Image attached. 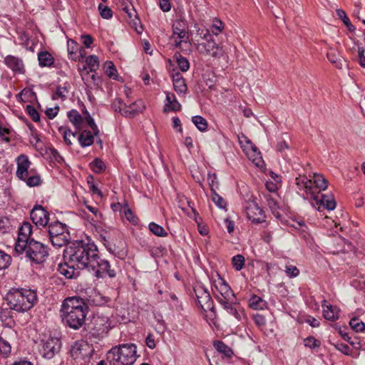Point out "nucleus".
I'll use <instances>...</instances> for the list:
<instances>
[{
	"mask_svg": "<svg viewBox=\"0 0 365 365\" xmlns=\"http://www.w3.org/2000/svg\"><path fill=\"white\" fill-rule=\"evenodd\" d=\"M6 299L10 309L24 312L31 309L37 302L36 292L32 289H11L6 294Z\"/></svg>",
	"mask_w": 365,
	"mask_h": 365,
	"instance_id": "obj_3",
	"label": "nucleus"
},
{
	"mask_svg": "<svg viewBox=\"0 0 365 365\" xmlns=\"http://www.w3.org/2000/svg\"><path fill=\"white\" fill-rule=\"evenodd\" d=\"M76 133H73L70 129H66L63 131V140L65 143L70 145L72 144L71 143V138H76Z\"/></svg>",
	"mask_w": 365,
	"mask_h": 365,
	"instance_id": "obj_55",
	"label": "nucleus"
},
{
	"mask_svg": "<svg viewBox=\"0 0 365 365\" xmlns=\"http://www.w3.org/2000/svg\"><path fill=\"white\" fill-rule=\"evenodd\" d=\"M63 257L70 263L76 264L78 269H91L98 278L106 274L110 277L115 276V272L110 269L108 261L100 257L97 247L93 243L83 241L72 242L65 250Z\"/></svg>",
	"mask_w": 365,
	"mask_h": 365,
	"instance_id": "obj_1",
	"label": "nucleus"
},
{
	"mask_svg": "<svg viewBox=\"0 0 365 365\" xmlns=\"http://www.w3.org/2000/svg\"><path fill=\"white\" fill-rule=\"evenodd\" d=\"M98 10L102 18L109 19L113 16L112 10L107 6H104L102 4L98 5Z\"/></svg>",
	"mask_w": 365,
	"mask_h": 365,
	"instance_id": "obj_46",
	"label": "nucleus"
},
{
	"mask_svg": "<svg viewBox=\"0 0 365 365\" xmlns=\"http://www.w3.org/2000/svg\"><path fill=\"white\" fill-rule=\"evenodd\" d=\"M31 219L36 226L45 227L49 220V213L41 205H35L31 211Z\"/></svg>",
	"mask_w": 365,
	"mask_h": 365,
	"instance_id": "obj_16",
	"label": "nucleus"
},
{
	"mask_svg": "<svg viewBox=\"0 0 365 365\" xmlns=\"http://www.w3.org/2000/svg\"><path fill=\"white\" fill-rule=\"evenodd\" d=\"M327 56L330 63L334 64L339 69H341L346 64L344 59L335 50L330 49Z\"/></svg>",
	"mask_w": 365,
	"mask_h": 365,
	"instance_id": "obj_22",
	"label": "nucleus"
},
{
	"mask_svg": "<svg viewBox=\"0 0 365 365\" xmlns=\"http://www.w3.org/2000/svg\"><path fill=\"white\" fill-rule=\"evenodd\" d=\"M148 227L150 232L158 237L168 236V232L165 230V229L162 226L155 222H150L148 225Z\"/></svg>",
	"mask_w": 365,
	"mask_h": 365,
	"instance_id": "obj_38",
	"label": "nucleus"
},
{
	"mask_svg": "<svg viewBox=\"0 0 365 365\" xmlns=\"http://www.w3.org/2000/svg\"><path fill=\"white\" fill-rule=\"evenodd\" d=\"M58 110V106H56L55 108H50L46 110V114L48 118L53 119L57 115Z\"/></svg>",
	"mask_w": 365,
	"mask_h": 365,
	"instance_id": "obj_63",
	"label": "nucleus"
},
{
	"mask_svg": "<svg viewBox=\"0 0 365 365\" xmlns=\"http://www.w3.org/2000/svg\"><path fill=\"white\" fill-rule=\"evenodd\" d=\"M145 108L143 103L141 100L135 101L129 105H125L124 110L122 111V115L126 118H131L139 113H141Z\"/></svg>",
	"mask_w": 365,
	"mask_h": 365,
	"instance_id": "obj_18",
	"label": "nucleus"
},
{
	"mask_svg": "<svg viewBox=\"0 0 365 365\" xmlns=\"http://www.w3.org/2000/svg\"><path fill=\"white\" fill-rule=\"evenodd\" d=\"M249 305L253 309H262L265 306V302L261 297L253 295L249 299Z\"/></svg>",
	"mask_w": 365,
	"mask_h": 365,
	"instance_id": "obj_33",
	"label": "nucleus"
},
{
	"mask_svg": "<svg viewBox=\"0 0 365 365\" xmlns=\"http://www.w3.org/2000/svg\"><path fill=\"white\" fill-rule=\"evenodd\" d=\"M86 207L93 215V217H91V220L98 221L101 218V214L99 212L97 207L89 205H86Z\"/></svg>",
	"mask_w": 365,
	"mask_h": 365,
	"instance_id": "obj_53",
	"label": "nucleus"
},
{
	"mask_svg": "<svg viewBox=\"0 0 365 365\" xmlns=\"http://www.w3.org/2000/svg\"><path fill=\"white\" fill-rule=\"evenodd\" d=\"M26 110L27 113L34 122H38L40 120V115L34 106L31 105H28L26 106Z\"/></svg>",
	"mask_w": 365,
	"mask_h": 365,
	"instance_id": "obj_51",
	"label": "nucleus"
},
{
	"mask_svg": "<svg viewBox=\"0 0 365 365\" xmlns=\"http://www.w3.org/2000/svg\"><path fill=\"white\" fill-rule=\"evenodd\" d=\"M246 143L247 145L245 146V148L247 149L250 148V150H248L247 153H251L252 155H259L261 154L258 148L254 145L250 140H246Z\"/></svg>",
	"mask_w": 365,
	"mask_h": 365,
	"instance_id": "obj_56",
	"label": "nucleus"
},
{
	"mask_svg": "<svg viewBox=\"0 0 365 365\" xmlns=\"http://www.w3.org/2000/svg\"><path fill=\"white\" fill-rule=\"evenodd\" d=\"M312 180V185L314 184L316 187L314 190L315 192L317 188L322 190H324L327 188L328 182L323 175L320 174H314Z\"/></svg>",
	"mask_w": 365,
	"mask_h": 365,
	"instance_id": "obj_29",
	"label": "nucleus"
},
{
	"mask_svg": "<svg viewBox=\"0 0 365 365\" xmlns=\"http://www.w3.org/2000/svg\"><path fill=\"white\" fill-rule=\"evenodd\" d=\"M197 48L200 53L216 58H221L224 54L222 48L217 44L213 38H210L205 43H198Z\"/></svg>",
	"mask_w": 365,
	"mask_h": 365,
	"instance_id": "obj_14",
	"label": "nucleus"
},
{
	"mask_svg": "<svg viewBox=\"0 0 365 365\" xmlns=\"http://www.w3.org/2000/svg\"><path fill=\"white\" fill-rule=\"evenodd\" d=\"M11 262V257L4 251L0 250V270L9 267Z\"/></svg>",
	"mask_w": 365,
	"mask_h": 365,
	"instance_id": "obj_40",
	"label": "nucleus"
},
{
	"mask_svg": "<svg viewBox=\"0 0 365 365\" xmlns=\"http://www.w3.org/2000/svg\"><path fill=\"white\" fill-rule=\"evenodd\" d=\"M108 298L103 297L99 294H96L93 297H91L90 301L95 306H101L105 304L108 302Z\"/></svg>",
	"mask_w": 365,
	"mask_h": 365,
	"instance_id": "obj_47",
	"label": "nucleus"
},
{
	"mask_svg": "<svg viewBox=\"0 0 365 365\" xmlns=\"http://www.w3.org/2000/svg\"><path fill=\"white\" fill-rule=\"evenodd\" d=\"M349 325L356 332L363 331L365 329V324L356 317L351 319Z\"/></svg>",
	"mask_w": 365,
	"mask_h": 365,
	"instance_id": "obj_44",
	"label": "nucleus"
},
{
	"mask_svg": "<svg viewBox=\"0 0 365 365\" xmlns=\"http://www.w3.org/2000/svg\"><path fill=\"white\" fill-rule=\"evenodd\" d=\"M218 279L213 283V292L219 303L236 300L235 294L230 286L218 274Z\"/></svg>",
	"mask_w": 365,
	"mask_h": 365,
	"instance_id": "obj_8",
	"label": "nucleus"
},
{
	"mask_svg": "<svg viewBox=\"0 0 365 365\" xmlns=\"http://www.w3.org/2000/svg\"><path fill=\"white\" fill-rule=\"evenodd\" d=\"M106 73L110 78H117V70L113 62L108 61L106 63Z\"/></svg>",
	"mask_w": 365,
	"mask_h": 365,
	"instance_id": "obj_48",
	"label": "nucleus"
},
{
	"mask_svg": "<svg viewBox=\"0 0 365 365\" xmlns=\"http://www.w3.org/2000/svg\"><path fill=\"white\" fill-rule=\"evenodd\" d=\"M86 120L88 125L93 130L94 135H97L99 133V130H98L97 125H96L93 118L91 116L88 115V116L86 117Z\"/></svg>",
	"mask_w": 365,
	"mask_h": 365,
	"instance_id": "obj_59",
	"label": "nucleus"
},
{
	"mask_svg": "<svg viewBox=\"0 0 365 365\" xmlns=\"http://www.w3.org/2000/svg\"><path fill=\"white\" fill-rule=\"evenodd\" d=\"M11 346L9 341L0 336V354L3 357H8L11 354Z\"/></svg>",
	"mask_w": 365,
	"mask_h": 365,
	"instance_id": "obj_34",
	"label": "nucleus"
},
{
	"mask_svg": "<svg viewBox=\"0 0 365 365\" xmlns=\"http://www.w3.org/2000/svg\"><path fill=\"white\" fill-rule=\"evenodd\" d=\"M107 359L113 365H133L136 360V346L123 344L113 347L107 354Z\"/></svg>",
	"mask_w": 365,
	"mask_h": 365,
	"instance_id": "obj_4",
	"label": "nucleus"
},
{
	"mask_svg": "<svg viewBox=\"0 0 365 365\" xmlns=\"http://www.w3.org/2000/svg\"><path fill=\"white\" fill-rule=\"evenodd\" d=\"M24 252L27 258L37 264L44 262L48 255L47 247L34 240L27 243Z\"/></svg>",
	"mask_w": 365,
	"mask_h": 365,
	"instance_id": "obj_7",
	"label": "nucleus"
},
{
	"mask_svg": "<svg viewBox=\"0 0 365 365\" xmlns=\"http://www.w3.org/2000/svg\"><path fill=\"white\" fill-rule=\"evenodd\" d=\"M174 60L176 61L178 66L182 72H186L190 68V62L180 52H176L173 56Z\"/></svg>",
	"mask_w": 365,
	"mask_h": 365,
	"instance_id": "obj_26",
	"label": "nucleus"
},
{
	"mask_svg": "<svg viewBox=\"0 0 365 365\" xmlns=\"http://www.w3.org/2000/svg\"><path fill=\"white\" fill-rule=\"evenodd\" d=\"M78 141L82 147L90 146L93 143V135L91 131L83 130L78 136Z\"/></svg>",
	"mask_w": 365,
	"mask_h": 365,
	"instance_id": "obj_28",
	"label": "nucleus"
},
{
	"mask_svg": "<svg viewBox=\"0 0 365 365\" xmlns=\"http://www.w3.org/2000/svg\"><path fill=\"white\" fill-rule=\"evenodd\" d=\"M4 62L14 71L24 73V66L21 59L14 56H7L4 59Z\"/></svg>",
	"mask_w": 365,
	"mask_h": 365,
	"instance_id": "obj_20",
	"label": "nucleus"
},
{
	"mask_svg": "<svg viewBox=\"0 0 365 365\" xmlns=\"http://www.w3.org/2000/svg\"><path fill=\"white\" fill-rule=\"evenodd\" d=\"M166 101L167 104L166 106H169L170 110L177 111L179 110L181 108V105L177 101L175 94L172 93H167L166 94Z\"/></svg>",
	"mask_w": 365,
	"mask_h": 365,
	"instance_id": "obj_31",
	"label": "nucleus"
},
{
	"mask_svg": "<svg viewBox=\"0 0 365 365\" xmlns=\"http://www.w3.org/2000/svg\"><path fill=\"white\" fill-rule=\"evenodd\" d=\"M285 272L289 277H295L299 274V270L297 267L293 265H287L285 267Z\"/></svg>",
	"mask_w": 365,
	"mask_h": 365,
	"instance_id": "obj_54",
	"label": "nucleus"
},
{
	"mask_svg": "<svg viewBox=\"0 0 365 365\" xmlns=\"http://www.w3.org/2000/svg\"><path fill=\"white\" fill-rule=\"evenodd\" d=\"M126 103H123V100L120 98H115L111 105L112 108L114 111L120 112L122 114V111L124 110Z\"/></svg>",
	"mask_w": 365,
	"mask_h": 365,
	"instance_id": "obj_50",
	"label": "nucleus"
},
{
	"mask_svg": "<svg viewBox=\"0 0 365 365\" xmlns=\"http://www.w3.org/2000/svg\"><path fill=\"white\" fill-rule=\"evenodd\" d=\"M192 121L195 124V125L198 128L199 130L203 132L207 130V122L203 117L200 115L193 116L192 118Z\"/></svg>",
	"mask_w": 365,
	"mask_h": 365,
	"instance_id": "obj_37",
	"label": "nucleus"
},
{
	"mask_svg": "<svg viewBox=\"0 0 365 365\" xmlns=\"http://www.w3.org/2000/svg\"><path fill=\"white\" fill-rule=\"evenodd\" d=\"M110 329V319L106 316L96 315L93 317L91 327L90 334L95 337H102L108 333Z\"/></svg>",
	"mask_w": 365,
	"mask_h": 365,
	"instance_id": "obj_10",
	"label": "nucleus"
},
{
	"mask_svg": "<svg viewBox=\"0 0 365 365\" xmlns=\"http://www.w3.org/2000/svg\"><path fill=\"white\" fill-rule=\"evenodd\" d=\"M0 319L1 322L8 327H12L14 324V321L10 315V312L8 310H2L0 312Z\"/></svg>",
	"mask_w": 365,
	"mask_h": 365,
	"instance_id": "obj_42",
	"label": "nucleus"
},
{
	"mask_svg": "<svg viewBox=\"0 0 365 365\" xmlns=\"http://www.w3.org/2000/svg\"><path fill=\"white\" fill-rule=\"evenodd\" d=\"M296 184L299 187L305 190L307 194H309L310 197L315 201L318 205L319 211L322 209L333 210L336 207V202L331 195H326L319 192H315L314 187L312 186V180H308L306 177L296 179Z\"/></svg>",
	"mask_w": 365,
	"mask_h": 365,
	"instance_id": "obj_5",
	"label": "nucleus"
},
{
	"mask_svg": "<svg viewBox=\"0 0 365 365\" xmlns=\"http://www.w3.org/2000/svg\"><path fill=\"white\" fill-rule=\"evenodd\" d=\"M326 300L323 301L322 307L324 317L330 321H335L339 318L338 312L331 305H325Z\"/></svg>",
	"mask_w": 365,
	"mask_h": 365,
	"instance_id": "obj_24",
	"label": "nucleus"
},
{
	"mask_svg": "<svg viewBox=\"0 0 365 365\" xmlns=\"http://www.w3.org/2000/svg\"><path fill=\"white\" fill-rule=\"evenodd\" d=\"M71 239V235L69 232L61 234L58 236L53 237L52 238H50V241L53 247H56L57 248L62 247L63 246L67 245V244L69 242Z\"/></svg>",
	"mask_w": 365,
	"mask_h": 365,
	"instance_id": "obj_23",
	"label": "nucleus"
},
{
	"mask_svg": "<svg viewBox=\"0 0 365 365\" xmlns=\"http://www.w3.org/2000/svg\"><path fill=\"white\" fill-rule=\"evenodd\" d=\"M92 170L96 173H101L106 169V165L103 160L96 158L90 164Z\"/></svg>",
	"mask_w": 365,
	"mask_h": 365,
	"instance_id": "obj_41",
	"label": "nucleus"
},
{
	"mask_svg": "<svg viewBox=\"0 0 365 365\" xmlns=\"http://www.w3.org/2000/svg\"><path fill=\"white\" fill-rule=\"evenodd\" d=\"M336 14L337 16H339V19H341L343 21V23L345 24V25H349L350 24V21L349 19V18L347 17L345 11L342 9H337L336 11Z\"/></svg>",
	"mask_w": 365,
	"mask_h": 365,
	"instance_id": "obj_61",
	"label": "nucleus"
},
{
	"mask_svg": "<svg viewBox=\"0 0 365 365\" xmlns=\"http://www.w3.org/2000/svg\"><path fill=\"white\" fill-rule=\"evenodd\" d=\"M48 232L49 239L53 237L58 236L61 234L68 232L66 225L56 221L48 225Z\"/></svg>",
	"mask_w": 365,
	"mask_h": 365,
	"instance_id": "obj_21",
	"label": "nucleus"
},
{
	"mask_svg": "<svg viewBox=\"0 0 365 365\" xmlns=\"http://www.w3.org/2000/svg\"><path fill=\"white\" fill-rule=\"evenodd\" d=\"M24 181H26V185L29 187L38 186L41 184V178L38 175H32L30 177L27 175V178Z\"/></svg>",
	"mask_w": 365,
	"mask_h": 365,
	"instance_id": "obj_52",
	"label": "nucleus"
},
{
	"mask_svg": "<svg viewBox=\"0 0 365 365\" xmlns=\"http://www.w3.org/2000/svg\"><path fill=\"white\" fill-rule=\"evenodd\" d=\"M245 212L247 218L253 223H261L265 221L263 210L255 202H247Z\"/></svg>",
	"mask_w": 365,
	"mask_h": 365,
	"instance_id": "obj_15",
	"label": "nucleus"
},
{
	"mask_svg": "<svg viewBox=\"0 0 365 365\" xmlns=\"http://www.w3.org/2000/svg\"><path fill=\"white\" fill-rule=\"evenodd\" d=\"M233 267L237 270H240L243 268L245 264V258L241 255H235L232 259Z\"/></svg>",
	"mask_w": 365,
	"mask_h": 365,
	"instance_id": "obj_45",
	"label": "nucleus"
},
{
	"mask_svg": "<svg viewBox=\"0 0 365 365\" xmlns=\"http://www.w3.org/2000/svg\"><path fill=\"white\" fill-rule=\"evenodd\" d=\"M215 348L226 356H230L232 354V349L221 341H217L214 344Z\"/></svg>",
	"mask_w": 365,
	"mask_h": 365,
	"instance_id": "obj_39",
	"label": "nucleus"
},
{
	"mask_svg": "<svg viewBox=\"0 0 365 365\" xmlns=\"http://www.w3.org/2000/svg\"><path fill=\"white\" fill-rule=\"evenodd\" d=\"M31 233L32 225L29 222H24L19 230V235L15 245V251L16 252L19 254L24 252L26 245L32 240L31 239Z\"/></svg>",
	"mask_w": 365,
	"mask_h": 365,
	"instance_id": "obj_13",
	"label": "nucleus"
},
{
	"mask_svg": "<svg viewBox=\"0 0 365 365\" xmlns=\"http://www.w3.org/2000/svg\"><path fill=\"white\" fill-rule=\"evenodd\" d=\"M75 266L76 265L73 263H70L68 261L64 264H60L58 270L60 274L65 276L67 279H72L76 277L79 274Z\"/></svg>",
	"mask_w": 365,
	"mask_h": 365,
	"instance_id": "obj_19",
	"label": "nucleus"
},
{
	"mask_svg": "<svg viewBox=\"0 0 365 365\" xmlns=\"http://www.w3.org/2000/svg\"><path fill=\"white\" fill-rule=\"evenodd\" d=\"M94 349L85 340H78L71 346L70 353L76 365H86L93 354Z\"/></svg>",
	"mask_w": 365,
	"mask_h": 365,
	"instance_id": "obj_6",
	"label": "nucleus"
},
{
	"mask_svg": "<svg viewBox=\"0 0 365 365\" xmlns=\"http://www.w3.org/2000/svg\"><path fill=\"white\" fill-rule=\"evenodd\" d=\"M68 118L73 125L78 130L81 128V125L83 121V117L76 110H71L68 112Z\"/></svg>",
	"mask_w": 365,
	"mask_h": 365,
	"instance_id": "obj_25",
	"label": "nucleus"
},
{
	"mask_svg": "<svg viewBox=\"0 0 365 365\" xmlns=\"http://www.w3.org/2000/svg\"><path fill=\"white\" fill-rule=\"evenodd\" d=\"M197 34L199 35L202 39L206 40V41L210 40V38H212L208 29H199L197 31Z\"/></svg>",
	"mask_w": 365,
	"mask_h": 365,
	"instance_id": "obj_60",
	"label": "nucleus"
},
{
	"mask_svg": "<svg viewBox=\"0 0 365 365\" xmlns=\"http://www.w3.org/2000/svg\"><path fill=\"white\" fill-rule=\"evenodd\" d=\"M38 60L40 66H51L54 61V59L51 53L47 51H41L38 54Z\"/></svg>",
	"mask_w": 365,
	"mask_h": 365,
	"instance_id": "obj_27",
	"label": "nucleus"
},
{
	"mask_svg": "<svg viewBox=\"0 0 365 365\" xmlns=\"http://www.w3.org/2000/svg\"><path fill=\"white\" fill-rule=\"evenodd\" d=\"M172 29L173 34L170 37V41L175 48H181L182 43L189 41L185 22L182 19L176 21L173 24Z\"/></svg>",
	"mask_w": 365,
	"mask_h": 365,
	"instance_id": "obj_9",
	"label": "nucleus"
},
{
	"mask_svg": "<svg viewBox=\"0 0 365 365\" xmlns=\"http://www.w3.org/2000/svg\"><path fill=\"white\" fill-rule=\"evenodd\" d=\"M265 198L267 200V205L271 209L272 212L276 217H279V214L278 210L279 208L278 202L276 197L270 194L266 195Z\"/></svg>",
	"mask_w": 365,
	"mask_h": 365,
	"instance_id": "obj_30",
	"label": "nucleus"
},
{
	"mask_svg": "<svg viewBox=\"0 0 365 365\" xmlns=\"http://www.w3.org/2000/svg\"><path fill=\"white\" fill-rule=\"evenodd\" d=\"M159 5L163 11H169L170 10V3L169 0H159Z\"/></svg>",
	"mask_w": 365,
	"mask_h": 365,
	"instance_id": "obj_64",
	"label": "nucleus"
},
{
	"mask_svg": "<svg viewBox=\"0 0 365 365\" xmlns=\"http://www.w3.org/2000/svg\"><path fill=\"white\" fill-rule=\"evenodd\" d=\"M88 306L80 297H68L63 300L61 308V316L64 324L72 329L78 330L86 322Z\"/></svg>",
	"mask_w": 365,
	"mask_h": 365,
	"instance_id": "obj_2",
	"label": "nucleus"
},
{
	"mask_svg": "<svg viewBox=\"0 0 365 365\" xmlns=\"http://www.w3.org/2000/svg\"><path fill=\"white\" fill-rule=\"evenodd\" d=\"M247 155L249 156L250 159H251L253 162V163L257 166V167H262V165L264 164V162L262 160V156H261V154L259 155H252L251 153H247Z\"/></svg>",
	"mask_w": 365,
	"mask_h": 365,
	"instance_id": "obj_57",
	"label": "nucleus"
},
{
	"mask_svg": "<svg viewBox=\"0 0 365 365\" xmlns=\"http://www.w3.org/2000/svg\"><path fill=\"white\" fill-rule=\"evenodd\" d=\"M61 348V342L60 339L51 337L41 341L40 352L45 359H51L60 352Z\"/></svg>",
	"mask_w": 365,
	"mask_h": 365,
	"instance_id": "obj_12",
	"label": "nucleus"
},
{
	"mask_svg": "<svg viewBox=\"0 0 365 365\" xmlns=\"http://www.w3.org/2000/svg\"><path fill=\"white\" fill-rule=\"evenodd\" d=\"M86 63L91 72L96 71L99 67L98 58L95 55L88 56L86 59Z\"/></svg>",
	"mask_w": 365,
	"mask_h": 365,
	"instance_id": "obj_36",
	"label": "nucleus"
},
{
	"mask_svg": "<svg viewBox=\"0 0 365 365\" xmlns=\"http://www.w3.org/2000/svg\"><path fill=\"white\" fill-rule=\"evenodd\" d=\"M358 56L359 63L362 67L365 68V49L362 47L358 48Z\"/></svg>",
	"mask_w": 365,
	"mask_h": 365,
	"instance_id": "obj_62",
	"label": "nucleus"
},
{
	"mask_svg": "<svg viewBox=\"0 0 365 365\" xmlns=\"http://www.w3.org/2000/svg\"><path fill=\"white\" fill-rule=\"evenodd\" d=\"M194 292L197 298V303L205 312L210 310L214 312L215 308L213 301L210 292L202 284H197L194 287Z\"/></svg>",
	"mask_w": 365,
	"mask_h": 365,
	"instance_id": "obj_11",
	"label": "nucleus"
},
{
	"mask_svg": "<svg viewBox=\"0 0 365 365\" xmlns=\"http://www.w3.org/2000/svg\"><path fill=\"white\" fill-rule=\"evenodd\" d=\"M235 300L225 301V302L220 303L223 308L231 315L234 316L237 319H240V314L237 309L233 306Z\"/></svg>",
	"mask_w": 365,
	"mask_h": 365,
	"instance_id": "obj_32",
	"label": "nucleus"
},
{
	"mask_svg": "<svg viewBox=\"0 0 365 365\" xmlns=\"http://www.w3.org/2000/svg\"><path fill=\"white\" fill-rule=\"evenodd\" d=\"M67 45L68 51L70 55L76 54L77 51L80 49L81 56H83V52H85V51L81 47H80L75 41L69 39L67 42Z\"/></svg>",
	"mask_w": 365,
	"mask_h": 365,
	"instance_id": "obj_43",
	"label": "nucleus"
},
{
	"mask_svg": "<svg viewBox=\"0 0 365 365\" xmlns=\"http://www.w3.org/2000/svg\"><path fill=\"white\" fill-rule=\"evenodd\" d=\"M213 182L214 181L212 180V184H210L211 190L212 191V200L220 208H225L227 203L225 200L220 195H219L213 189Z\"/></svg>",
	"mask_w": 365,
	"mask_h": 365,
	"instance_id": "obj_35",
	"label": "nucleus"
},
{
	"mask_svg": "<svg viewBox=\"0 0 365 365\" xmlns=\"http://www.w3.org/2000/svg\"><path fill=\"white\" fill-rule=\"evenodd\" d=\"M223 23L220 20H215V24L212 26V33L217 36L223 29Z\"/></svg>",
	"mask_w": 365,
	"mask_h": 365,
	"instance_id": "obj_58",
	"label": "nucleus"
},
{
	"mask_svg": "<svg viewBox=\"0 0 365 365\" xmlns=\"http://www.w3.org/2000/svg\"><path fill=\"white\" fill-rule=\"evenodd\" d=\"M31 162L26 155H21L17 158L16 176L22 180H25L29 175V168Z\"/></svg>",
	"mask_w": 365,
	"mask_h": 365,
	"instance_id": "obj_17",
	"label": "nucleus"
},
{
	"mask_svg": "<svg viewBox=\"0 0 365 365\" xmlns=\"http://www.w3.org/2000/svg\"><path fill=\"white\" fill-rule=\"evenodd\" d=\"M173 83V87L176 92L178 93H185L187 91V85L185 80L176 81Z\"/></svg>",
	"mask_w": 365,
	"mask_h": 365,
	"instance_id": "obj_49",
	"label": "nucleus"
}]
</instances>
